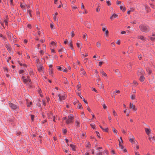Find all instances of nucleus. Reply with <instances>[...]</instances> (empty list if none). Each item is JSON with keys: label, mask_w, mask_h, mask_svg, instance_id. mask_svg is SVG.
Segmentation results:
<instances>
[{"label": "nucleus", "mask_w": 155, "mask_h": 155, "mask_svg": "<svg viewBox=\"0 0 155 155\" xmlns=\"http://www.w3.org/2000/svg\"><path fill=\"white\" fill-rule=\"evenodd\" d=\"M7 34L8 38L9 39L10 41L12 43H13L15 42L16 41V37L13 35L11 33L7 32Z\"/></svg>", "instance_id": "f257e3e1"}, {"label": "nucleus", "mask_w": 155, "mask_h": 155, "mask_svg": "<svg viewBox=\"0 0 155 155\" xmlns=\"http://www.w3.org/2000/svg\"><path fill=\"white\" fill-rule=\"evenodd\" d=\"M139 28L141 31L144 32H147L149 30L148 27L142 25L139 26Z\"/></svg>", "instance_id": "f03ea898"}, {"label": "nucleus", "mask_w": 155, "mask_h": 155, "mask_svg": "<svg viewBox=\"0 0 155 155\" xmlns=\"http://www.w3.org/2000/svg\"><path fill=\"white\" fill-rule=\"evenodd\" d=\"M73 117L74 116L73 114H70L68 117V118L66 120V123L69 124L72 122Z\"/></svg>", "instance_id": "7ed1b4c3"}, {"label": "nucleus", "mask_w": 155, "mask_h": 155, "mask_svg": "<svg viewBox=\"0 0 155 155\" xmlns=\"http://www.w3.org/2000/svg\"><path fill=\"white\" fill-rule=\"evenodd\" d=\"M102 149V147H99L97 148V153H96V155H102V152L100 150Z\"/></svg>", "instance_id": "20e7f679"}, {"label": "nucleus", "mask_w": 155, "mask_h": 155, "mask_svg": "<svg viewBox=\"0 0 155 155\" xmlns=\"http://www.w3.org/2000/svg\"><path fill=\"white\" fill-rule=\"evenodd\" d=\"M21 78H22V79L23 80L24 82L25 83L28 84V82H30L31 81L29 79L28 76H27V79H25V77L24 76H23Z\"/></svg>", "instance_id": "39448f33"}, {"label": "nucleus", "mask_w": 155, "mask_h": 155, "mask_svg": "<svg viewBox=\"0 0 155 155\" xmlns=\"http://www.w3.org/2000/svg\"><path fill=\"white\" fill-rule=\"evenodd\" d=\"M9 106L13 109H16L18 108V105L12 103H9Z\"/></svg>", "instance_id": "423d86ee"}, {"label": "nucleus", "mask_w": 155, "mask_h": 155, "mask_svg": "<svg viewBox=\"0 0 155 155\" xmlns=\"http://www.w3.org/2000/svg\"><path fill=\"white\" fill-rule=\"evenodd\" d=\"M144 73V71L141 68H139L138 70L137 74L138 76L143 75Z\"/></svg>", "instance_id": "0eeeda50"}, {"label": "nucleus", "mask_w": 155, "mask_h": 155, "mask_svg": "<svg viewBox=\"0 0 155 155\" xmlns=\"http://www.w3.org/2000/svg\"><path fill=\"white\" fill-rule=\"evenodd\" d=\"M102 31L105 32V35L106 36H107L109 33L108 30L107 29L106 27L102 28Z\"/></svg>", "instance_id": "6e6552de"}, {"label": "nucleus", "mask_w": 155, "mask_h": 155, "mask_svg": "<svg viewBox=\"0 0 155 155\" xmlns=\"http://www.w3.org/2000/svg\"><path fill=\"white\" fill-rule=\"evenodd\" d=\"M5 46L8 51H9V52H11V48L10 46V45L8 43V42H7L6 43Z\"/></svg>", "instance_id": "1a4fd4ad"}, {"label": "nucleus", "mask_w": 155, "mask_h": 155, "mask_svg": "<svg viewBox=\"0 0 155 155\" xmlns=\"http://www.w3.org/2000/svg\"><path fill=\"white\" fill-rule=\"evenodd\" d=\"M129 141L133 143H135V138L133 135H132L131 138L129 139Z\"/></svg>", "instance_id": "9d476101"}, {"label": "nucleus", "mask_w": 155, "mask_h": 155, "mask_svg": "<svg viewBox=\"0 0 155 155\" xmlns=\"http://www.w3.org/2000/svg\"><path fill=\"white\" fill-rule=\"evenodd\" d=\"M101 73L102 75L103 78H104L105 79H107V76L106 73H105L104 71H102Z\"/></svg>", "instance_id": "9b49d317"}, {"label": "nucleus", "mask_w": 155, "mask_h": 155, "mask_svg": "<svg viewBox=\"0 0 155 155\" xmlns=\"http://www.w3.org/2000/svg\"><path fill=\"white\" fill-rule=\"evenodd\" d=\"M58 97H59V100L60 101L64 100L65 98V97L64 96L62 95L61 94H59L58 95Z\"/></svg>", "instance_id": "f8f14e48"}, {"label": "nucleus", "mask_w": 155, "mask_h": 155, "mask_svg": "<svg viewBox=\"0 0 155 155\" xmlns=\"http://www.w3.org/2000/svg\"><path fill=\"white\" fill-rule=\"evenodd\" d=\"M52 117L53 118V121L55 122V116L53 114H51L50 115H48V118L49 119H51Z\"/></svg>", "instance_id": "ddd939ff"}, {"label": "nucleus", "mask_w": 155, "mask_h": 155, "mask_svg": "<svg viewBox=\"0 0 155 155\" xmlns=\"http://www.w3.org/2000/svg\"><path fill=\"white\" fill-rule=\"evenodd\" d=\"M120 8L123 12H124L126 10V8L125 7L124 5L123 4L120 6Z\"/></svg>", "instance_id": "4468645a"}, {"label": "nucleus", "mask_w": 155, "mask_h": 155, "mask_svg": "<svg viewBox=\"0 0 155 155\" xmlns=\"http://www.w3.org/2000/svg\"><path fill=\"white\" fill-rule=\"evenodd\" d=\"M149 140L152 142L155 141V139L154 136L149 135Z\"/></svg>", "instance_id": "2eb2a0df"}, {"label": "nucleus", "mask_w": 155, "mask_h": 155, "mask_svg": "<svg viewBox=\"0 0 155 155\" xmlns=\"http://www.w3.org/2000/svg\"><path fill=\"white\" fill-rule=\"evenodd\" d=\"M119 146L120 147L121 149H124V146H123L122 144L123 143V141L122 143L121 142V140H119Z\"/></svg>", "instance_id": "dca6fc26"}, {"label": "nucleus", "mask_w": 155, "mask_h": 155, "mask_svg": "<svg viewBox=\"0 0 155 155\" xmlns=\"http://www.w3.org/2000/svg\"><path fill=\"white\" fill-rule=\"evenodd\" d=\"M130 108L132 109L134 111L137 110V109L135 108V106L133 104L130 103Z\"/></svg>", "instance_id": "f3484780"}, {"label": "nucleus", "mask_w": 155, "mask_h": 155, "mask_svg": "<svg viewBox=\"0 0 155 155\" xmlns=\"http://www.w3.org/2000/svg\"><path fill=\"white\" fill-rule=\"evenodd\" d=\"M37 67L38 71L40 72H42V71L43 66L41 65H38Z\"/></svg>", "instance_id": "a211bd4d"}, {"label": "nucleus", "mask_w": 155, "mask_h": 155, "mask_svg": "<svg viewBox=\"0 0 155 155\" xmlns=\"http://www.w3.org/2000/svg\"><path fill=\"white\" fill-rule=\"evenodd\" d=\"M75 126L76 127H79L80 126V121L78 120H76L75 121Z\"/></svg>", "instance_id": "6ab92c4d"}, {"label": "nucleus", "mask_w": 155, "mask_h": 155, "mask_svg": "<svg viewBox=\"0 0 155 155\" xmlns=\"http://www.w3.org/2000/svg\"><path fill=\"white\" fill-rule=\"evenodd\" d=\"M118 15H117L116 14H114L110 17V19L111 20H113L114 19V18H116L117 17Z\"/></svg>", "instance_id": "aec40b11"}, {"label": "nucleus", "mask_w": 155, "mask_h": 155, "mask_svg": "<svg viewBox=\"0 0 155 155\" xmlns=\"http://www.w3.org/2000/svg\"><path fill=\"white\" fill-rule=\"evenodd\" d=\"M145 131L147 135H149L150 133V130L148 128H145Z\"/></svg>", "instance_id": "412c9836"}, {"label": "nucleus", "mask_w": 155, "mask_h": 155, "mask_svg": "<svg viewBox=\"0 0 155 155\" xmlns=\"http://www.w3.org/2000/svg\"><path fill=\"white\" fill-rule=\"evenodd\" d=\"M68 145L69 146V145L68 143ZM69 146L70 147L72 148V150H73L74 151L75 150V146L74 145L72 144H70Z\"/></svg>", "instance_id": "4be33fe9"}, {"label": "nucleus", "mask_w": 155, "mask_h": 155, "mask_svg": "<svg viewBox=\"0 0 155 155\" xmlns=\"http://www.w3.org/2000/svg\"><path fill=\"white\" fill-rule=\"evenodd\" d=\"M83 38L84 39V40L85 41L87 40V34L86 33H84L83 35Z\"/></svg>", "instance_id": "5701e85b"}, {"label": "nucleus", "mask_w": 155, "mask_h": 155, "mask_svg": "<svg viewBox=\"0 0 155 155\" xmlns=\"http://www.w3.org/2000/svg\"><path fill=\"white\" fill-rule=\"evenodd\" d=\"M144 79L145 78L143 76V75H141L139 78L141 82L143 81Z\"/></svg>", "instance_id": "b1692460"}, {"label": "nucleus", "mask_w": 155, "mask_h": 155, "mask_svg": "<svg viewBox=\"0 0 155 155\" xmlns=\"http://www.w3.org/2000/svg\"><path fill=\"white\" fill-rule=\"evenodd\" d=\"M63 82L65 84H67L68 83V81L67 78H64L63 79Z\"/></svg>", "instance_id": "393cba45"}, {"label": "nucleus", "mask_w": 155, "mask_h": 155, "mask_svg": "<svg viewBox=\"0 0 155 155\" xmlns=\"http://www.w3.org/2000/svg\"><path fill=\"white\" fill-rule=\"evenodd\" d=\"M18 64L20 65L21 66H23L25 67H26L27 65L25 64H23L21 63L20 61H18Z\"/></svg>", "instance_id": "a878e982"}, {"label": "nucleus", "mask_w": 155, "mask_h": 155, "mask_svg": "<svg viewBox=\"0 0 155 155\" xmlns=\"http://www.w3.org/2000/svg\"><path fill=\"white\" fill-rule=\"evenodd\" d=\"M86 26L88 28H90L91 27V25L90 22H87L86 24Z\"/></svg>", "instance_id": "bb28decb"}, {"label": "nucleus", "mask_w": 155, "mask_h": 155, "mask_svg": "<svg viewBox=\"0 0 155 155\" xmlns=\"http://www.w3.org/2000/svg\"><path fill=\"white\" fill-rule=\"evenodd\" d=\"M81 73L83 74L84 75H85L86 74V72L84 71V70L83 68H81Z\"/></svg>", "instance_id": "cd10ccee"}, {"label": "nucleus", "mask_w": 155, "mask_h": 155, "mask_svg": "<svg viewBox=\"0 0 155 155\" xmlns=\"http://www.w3.org/2000/svg\"><path fill=\"white\" fill-rule=\"evenodd\" d=\"M6 19L4 20V22L5 23V25H8V21L7 20L8 19V16H6Z\"/></svg>", "instance_id": "c85d7f7f"}, {"label": "nucleus", "mask_w": 155, "mask_h": 155, "mask_svg": "<svg viewBox=\"0 0 155 155\" xmlns=\"http://www.w3.org/2000/svg\"><path fill=\"white\" fill-rule=\"evenodd\" d=\"M90 125L93 129H95L96 128L95 124H90Z\"/></svg>", "instance_id": "c756f323"}, {"label": "nucleus", "mask_w": 155, "mask_h": 155, "mask_svg": "<svg viewBox=\"0 0 155 155\" xmlns=\"http://www.w3.org/2000/svg\"><path fill=\"white\" fill-rule=\"evenodd\" d=\"M113 114L114 116H117V114L115 110L114 109L113 110Z\"/></svg>", "instance_id": "7c9ffc66"}, {"label": "nucleus", "mask_w": 155, "mask_h": 155, "mask_svg": "<svg viewBox=\"0 0 155 155\" xmlns=\"http://www.w3.org/2000/svg\"><path fill=\"white\" fill-rule=\"evenodd\" d=\"M78 108L79 109H81V108H83L81 104L79 103L78 106Z\"/></svg>", "instance_id": "2f4dec72"}, {"label": "nucleus", "mask_w": 155, "mask_h": 155, "mask_svg": "<svg viewBox=\"0 0 155 155\" xmlns=\"http://www.w3.org/2000/svg\"><path fill=\"white\" fill-rule=\"evenodd\" d=\"M69 45L70 46L71 48H72L73 46L72 42V41H70L69 42Z\"/></svg>", "instance_id": "473e14b6"}, {"label": "nucleus", "mask_w": 155, "mask_h": 155, "mask_svg": "<svg viewBox=\"0 0 155 155\" xmlns=\"http://www.w3.org/2000/svg\"><path fill=\"white\" fill-rule=\"evenodd\" d=\"M0 37L2 38V39L4 41H5L6 40V38L5 37H4L1 34H0Z\"/></svg>", "instance_id": "72a5a7b5"}, {"label": "nucleus", "mask_w": 155, "mask_h": 155, "mask_svg": "<svg viewBox=\"0 0 155 155\" xmlns=\"http://www.w3.org/2000/svg\"><path fill=\"white\" fill-rule=\"evenodd\" d=\"M138 38L141 39L142 40H144V37L143 36H138Z\"/></svg>", "instance_id": "f704fd0d"}, {"label": "nucleus", "mask_w": 155, "mask_h": 155, "mask_svg": "<svg viewBox=\"0 0 155 155\" xmlns=\"http://www.w3.org/2000/svg\"><path fill=\"white\" fill-rule=\"evenodd\" d=\"M113 132L115 134H116V135H117V130L114 128L113 127Z\"/></svg>", "instance_id": "c9c22d12"}, {"label": "nucleus", "mask_w": 155, "mask_h": 155, "mask_svg": "<svg viewBox=\"0 0 155 155\" xmlns=\"http://www.w3.org/2000/svg\"><path fill=\"white\" fill-rule=\"evenodd\" d=\"M148 8V7L146 5H143V8L146 10H147Z\"/></svg>", "instance_id": "e433bc0d"}, {"label": "nucleus", "mask_w": 155, "mask_h": 155, "mask_svg": "<svg viewBox=\"0 0 155 155\" xmlns=\"http://www.w3.org/2000/svg\"><path fill=\"white\" fill-rule=\"evenodd\" d=\"M130 98L132 100H134L135 99V96L134 94H132L130 96Z\"/></svg>", "instance_id": "4c0bfd02"}, {"label": "nucleus", "mask_w": 155, "mask_h": 155, "mask_svg": "<svg viewBox=\"0 0 155 155\" xmlns=\"http://www.w3.org/2000/svg\"><path fill=\"white\" fill-rule=\"evenodd\" d=\"M53 73V71L52 68L49 69V74L50 75H51Z\"/></svg>", "instance_id": "58836bf2"}, {"label": "nucleus", "mask_w": 155, "mask_h": 155, "mask_svg": "<svg viewBox=\"0 0 155 155\" xmlns=\"http://www.w3.org/2000/svg\"><path fill=\"white\" fill-rule=\"evenodd\" d=\"M98 85L99 86V87L100 88H102L104 87V85L102 83H101L100 84H98Z\"/></svg>", "instance_id": "ea45409f"}, {"label": "nucleus", "mask_w": 155, "mask_h": 155, "mask_svg": "<svg viewBox=\"0 0 155 155\" xmlns=\"http://www.w3.org/2000/svg\"><path fill=\"white\" fill-rule=\"evenodd\" d=\"M62 71H63L64 72H67V69L64 68L63 66H62Z\"/></svg>", "instance_id": "a19ab883"}, {"label": "nucleus", "mask_w": 155, "mask_h": 155, "mask_svg": "<svg viewBox=\"0 0 155 155\" xmlns=\"http://www.w3.org/2000/svg\"><path fill=\"white\" fill-rule=\"evenodd\" d=\"M85 114H84V112H82L81 113V117L82 118H84V117H85Z\"/></svg>", "instance_id": "79ce46f5"}, {"label": "nucleus", "mask_w": 155, "mask_h": 155, "mask_svg": "<svg viewBox=\"0 0 155 155\" xmlns=\"http://www.w3.org/2000/svg\"><path fill=\"white\" fill-rule=\"evenodd\" d=\"M147 72L149 74H151L152 71L150 70L149 69H147Z\"/></svg>", "instance_id": "37998d69"}, {"label": "nucleus", "mask_w": 155, "mask_h": 155, "mask_svg": "<svg viewBox=\"0 0 155 155\" xmlns=\"http://www.w3.org/2000/svg\"><path fill=\"white\" fill-rule=\"evenodd\" d=\"M81 87V86L80 83L79 82V85H78L77 86V87L78 89V91H80V88Z\"/></svg>", "instance_id": "c03bdc74"}, {"label": "nucleus", "mask_w": 155, "mask_h": 155, "mask_svg": "<svg viewBox=\"0 0 155 155\" xmlns=\"http://www.w3.org/2000/svg\"><path fill=\"white\" fill-rule=\"evenodd\" d=\"M97 46L98 48H100L101 47V44L98 42L97 43Z\"/></svg>", "instance_id": "a18cd8bd"}, {"label": "nucleus", "mask_w": 155, "mask_h": 155, "mask_svg": "<svg viewBox=\"0 0 155 155\" xmlns=\"http://www.w3.org/2000/svg\"><path fill=\"white\" fill-rule=\"evenodd\" d=\"M79 103V101L77 100H76L74 101L73 102V104L74 105L76 104L77 103Z\"/></svg>", "instance_id": "49530a36"}, {"label": "nucleus", "mask_w": 155, "mask_h": 155, "mask_svg": "<svg viewBox=\"0 0 155 155\" xmlns=\"http://www.w3.org/2000/svg\"><path fill=\"white\" fill-rule=\"evenodd\" d=\"M106 2L108 5L110 6L111 5V3L109 1H107Z\"/></svg>", "instance_id": "de8ad7c7"}, {"label": "nucleus", "mask_w": 155, "mask_h": 155, "mask_svg": "<svg viewBox=\"0 0 155 155\" xmlns=\"http://www.w3.org/2000/svg\"><path fill=\"white\" fill-rule=\"evenodd\" d=\"M53 18L54 19V20L55 21H57L58 20V18H57L56 16H53Z\"/></svg>", "instance_id": "09e8293b"}, {"label": "nucleus", "mask_w": 155, "mask_h": 155, "mask_svg": "<svg viewBox=\"0 0 155 155\" xmlns=\"http://www.w3.org/2000/svg\"><path fill=\"white\" fill-rule=\"evenodd\" d=\"M132 24H136V21L135 20H134V21H131L130 22Z\"/></svg>", "instance_id": "8fccbe9b"}, {"label": "nucleus", "mask_w": 155, "mask_h": 155, "mask_svg": "<svg viewBox=\"0 0 155 155\" xmlns=\"http://www.w3.org/2000/svg\"><path fill=\"white\" fill-rule=\"evenodd\" d=\"M115 72L117 74H120V72L118 70H115Z\"/></svg>", "instance_id": "3c124183"}, {"label": "nucleus", "mask_w": 155, "mask_h": 155, "mask_svg": "<svg viewBox=\"0 0 155 155\" xmlns=\"http://www.w3.org/2000/svg\"><path fill=\"white\" fill-rule=\"evenodd\" d=\"M34 115H31V119L33 121L34 120Z\"/></svg>", "instance_id": "603ef678"}, {"label": "nucleus", "mask_w": 155, "mask_h": 155, "mask_svg": "<svg viewBox=\"0 0 155 155\" xmlns=\"http://www.w3.org/2000/svg\"><path fill=\"white\" fill-rule=\"evenodd\" d=\"M32 103L31 102H30L29 104H27V107H29L31 106V105Z\"/></svg>", "instance_id": "864d4df0"}, {"label": "nucleus", "mask_w": 155, "mask_h": 155, "mask_svg": "<svg viewBox=\"0 0 155 155\" xmlns=\"http://www.w3.org/2000/svg\"><path fill=\"white\" fill-rule=\"evenodd\" d=\"M77 94L79 96L80 98L81 99H83V96H81L80 95V93H78Z\"/></svg>", "instance_id": "5fc2aeb1"}, {"label": "nucleus", "mask_w": 155, "mask_h": 155, "mask_svg": "<svg viewBox=\"0 0 155 155\" xmlns=\"http://www.w3.org/2000/svg\"><path fill=\"white\" fill-rule=\"evenodd\" d=\"M82 55H83V57H85L88 56V53H86L85 55H84V54H81Z\"/></svg>", "instance_id": "6e6d98bb"}, {"label": "nucleus", "mask_w": 155, "mask_h": 155, "mask_svg": "<svg viewBox=\"0 0 155 155\" xmlns=\"http://www.w3.org/2000/svg\"><path fill=\"white\" fill-rule=\"evenodd\" d=\"M124 113H126V115L127 116H128L129 115V113L126 112V110H124Z\"/></svg>", "instance_id": "4d7b16f0"}, {"label": "nucleus", "mask_w": 155, "mask_h": 155, "mask_svg": "<svg viewBox=\"0 0 155 155\" xmlns=\"http://www.w3.org/2000/svg\"><path fill=\"white\" fill-rule=\"evenodd\" d=\"M108 119L109 121L111 122V117L110 115H108Z\"/></svg>", "instance_id": "13d9d810"}, {"label": "nucleus", "mask_w": 155, "mask_h": 155, "mask_svg": "<svg viewBox=\"0 0 155 155\" xmlns=\"http://www.w3.org/2000/svg\"><path fill=\"white\" fill-rule=\"evenodd\" d=\"M72 7L74 9H76L77 8V6L76 5L73 6L72 5Z\"/></svg>", "instance_id": "bf43d9fd"}, {"label": "nucleus", "mask_w": 155, "mask_h": 155, "mask_svg": "<svg viewBox=\"0 0 155 155\" xmlns=\"http://www.w3.org/2000/svg\"><path fill=\"white\" fill-rule=\"evenodd\" d=\"M87 109L89 112H91V109L88 106H87Z\"/></svg>", "instance_id": "052dcab7"}, {"label": "nucleus", "mask_w": 155, "mask_h": 155, "mask_svg": "<svg viewBox=\"0 0 155 155\" xmlns=\"http://www.w3.org/2000/svg\"><path fill=\"white\" fill-rule=\"evenodd\" d=\"M103 62L102 61L99 62V65L100 66H101V65H102V64H103Z\"/></svg>", "instance_id": "680f3d73"}, {"label": "nucleus", "mask_w": 155, "mask_h": 155, "mask_svg": "<svg viewBox=\"0 0 155 155\" xmlns=\"http://www.w3.org/2000/svg\"><path fill=\"white\" fill-rule=\"evenodd\" d=\"M36 14L37 15H39V11L38 9H36Z\"/></svg>", "instance_id": "e2e57ef3"}, {"label": "nucleus", "mask_w": 155, "mask_h": 155, "mask_svg": "<svg viewBox=\"0 0 155 155\" xmlns=\"http://www.w3.org/2000/svg\"><path fill=\"white\" fill-rule=\"evenodd\" d=\"M24 72V71L23 70H20L19 71V72L20 74Z\"/></svg>", "instance_id": "0e129e2a"}, {"label": "nucleus", "mask_w": 155, "mask_h": 155, "mask_svg": "<svg viewBox=\"0 0 155 155\" xmlns=\"http://www.w3.org/2000/svg\"><path fill=\"white\" fill-rule=\"evenodd\" d=\"M103 108L104 109L107 108V107L106 106L105 104H103Z\"/></svg>", "instance_id": "69168bd1"}, {"label": "nucleus", "mask_w": 155, "mask_h": 155, "mask_svg": "<svg viewBox=\"0 0 155 155\" xmlns=\"http://www.w3.org/2000/svg\"><path fill=\"white\" fill-rule=\"evenodd\" d=\"M150 39L152 41H153L155 39V38L154 37L152 36L150 38Z\"/></svg>", "instance_id": "338daca9"}, {"label": "nucleus", "mask_w": 155, "mask_h": 155, "mask_svg": "<svg viewBox=\"0 0 155 155\" xmlns=\"http://www.w3.org/2000/svg\"><path fill=\"white\" fill-rule=\"evenodd\" d=\"M138 57L140 60H141L142 58V56L141 55H138Z\"/></svg>", "instance_id": "774afa93"}]
</instances>
